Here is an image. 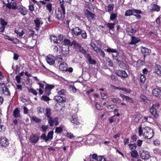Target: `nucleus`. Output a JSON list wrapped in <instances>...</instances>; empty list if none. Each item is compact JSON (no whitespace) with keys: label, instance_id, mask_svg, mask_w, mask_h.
Wrapping results in <instances>:
<instances>
[{"label":"nucleus","instance_id":"1a4fd4ad","mask_svg":"<svg viewBox=\"0 0 161 161\" xmlns=\"http://www.w3.org/2000/svg\"><path fill=\"white\" fill-rule=\"evenodd\" d=\"M39 137L36 134H32L30 137L31 141L33 143H36L38 141Z\"/></svg>","mask_w":161,"mask_h":161},{"label":"nucleus","instance_id":"8fccbe9b","mask_svg":"<svg viewBox=\"0 0 161 161\" xmlns=\"http://www.w3.org/2000/svg\"><path fill=\"white\" fill-rule=\"evenodd\" d=\"M32 119L37 123H39L41 121V119H39L36 116L33 117L32 118Z\"/></svg>","mask_w":161,"mask_h":161},{"label":"nucleus","instance_id":"2eb2a0df","mask_svg":"<svg viewBox=\"0 0 161 161\" xmlns=\"http://www.w3.org/2000/svg\"><path fill=\"white\" fill-rule=\"evenodd\" d=\"M81 30H82L78 27H75L74 28L72 29L71 30V31H72L73 33H74V34L77 36H78L80 34Z\"/></svg>","mask_w":161,"mask_h":161},{"label":"nucleus","instance_id":"b1692460","mask_svg":"<svg viewBox=\"0 0 161 161\" xmlns=\"http://www.w3.org/2000/svg\"><path fill=\"white\" fill-rule=\"evenodd\" d=\"M155 72L158 75H161V67L158 64H156L155 67Z\"/></svg>","mask_w":161,"mask_h":161},{"label":"nucleus","instance_id":"ddd939ff","mask_svg":"<svg viewBox=\"0 0 161 161\" xmlns=\"http://www.w3.org/2000/svg\"><path fill=\"white\" fill-rule=\"evenodd\" d=\"M67 67V64L65 63H60L59 66L60 70L63 71H67L68 70Z\"/></svg>","mask_w":161,"mask_h":161},{"label":"nucleus","instance_id":"3c124183","mask_svg":"<svg viewBox=\"0 0 161 161\" xmlns=\"http://www.w3.org/2000/svg\"><path fill=\"white\" fill-rule=\"evenodd\" d=\"M63 131V129L61 127H58L56 128L55 132L58 134L62 132Z\"/></svg>","mask_w":161,"mask_h":161},{"label":"nucleus","instance_id":"49530a36","mask_svg":"<svg viewBox=\"0 0 161 161\" xmlns=\"http://www.w3.org/2000/svg\"><path fill=\"white\" fill-rule=\"evenodd\" d=\"M47 9L48 10L49 12L52 11V4L51 3L47 4L46 5Z\"/></svg>","mask_w":161,"mask_h":161},{"label":"nucleus","instance_id":"39448f33","mask_svg":"<svg viewBox=\"0 0 161 161\" xmlns=\"http://www.w3.org/2000/svg\"><path fill=\"white\" fill-rule=\"evenodd\" d=\"M115 73L118 76L122 78H125L128 76V75L126 72L123 70H116Z\"/></svg>","mask_w":161,"mask_h":161},{"label":"nucleus","instance_id":"393cba45","mask_svg":"<svg viewBox=\"0 0 161 161\" xmlns=\"http://www.w3.org/2000/svg\"><path fill=\"white\" fill-rule=\"evenodd\" d=\"M13 114L14 116L16 118L20 117V111L18 108H16L14 111Z\"/></svg>","mask_w":161,"mask_h":161},{"label":"nucleus","instance_id":"c03bdc74","mask_svg":"<svg viewBox=\"0 0 161 161\" xmlns=\"http://www.w3.org/2000/svg\"><path fill=\"white\" fill-rule=\"evenodd\" d=\"M106 51L108 53H117V50L116 49L108 48L106 49Z\"/></svg>","mask_w":161,"mask_h":161},{"label":"nucleus","instance_id":"79ce46f5","mask_svg":"<svg viewBox=\"0 0 161 161\" xmlns=\"http://www.w3.org/2000/svg\"><path fill=\"white\" fill-rule=\"evenodd\" d=\"M53 132L52 131H50L48 133L47 137L48 138V140L49 139L51 140L53 139Z\"/></svg>","mask_w":161,"mask_h":161},{"label":"nucleus","instance_id":"4be33fe9","mask_svg":"<svg viewBox=\"0 0 161 161\" xmlns=\"http://www.w3.org/2000/svg\"><path fill=\"white\" fill-rule=\"evenodd\" d=\"M55 99L57 101V102L59 103L61 102H65L66 101V99L64 97L60 96H55Z\"/></svg>","mask_w":161,"mask_h":161},{"label":"nucleus","instance_id":"69168bd1","mask_svg":"<svg viewBox=\"0 0 161 161\" xmlns=\"http://www.w3.org/2000/svg\"><path fill=\"white\" fill-rule=\"evenodd\" d=\"M144 132L143 130H142L141 126H140L138 130L139 135V136H141L142 135L143 132Z\"/></svg>","mask_w":161,"mask_h":161},{"label":"nucleus","instance_id":"bb28decb","mask_svg":"<svg viewBox=\"0 0 161 161\" xmlns=\"http://www.w3.org/2000/svg\"><path fill=\"white\" fill-rule=\"evenodd\" d=\"M115 24L114 23H105V25L108 27L110 30L114 31V28Z\"/></svg>","mask_w":161,"mask_h":161},{"label":"nucleus","instance_id":"20e7f679","mask_svg":"<svg viewBox=\"0 0 161 161\" xmlns=\"http://www.w3.org/2000/svg\"><path fill=\"white\" fill-rule=\"evenodd\" d=\"M140 155L142 159L146 160L148 159L150 156L148 152L144 150L140 152Z\"/></svg>","mask_w":161,"mask_h":161},{"label":"nucleus","instance_id":"412c9836","mask_svg":"<svg viewBox=\"0 0 161 161\" xmlns=\"http://www.w3.org/2000/svg\"><path fill=\"white\" fill-rule=\"evenodd\" d=\"M86 57L89 63L91 64H96V62L94 60L92 59L91 56L88 53L86 54Z\"/></svg>","mask_w":161,"mask_h":161},{"label":"nucleus","instance_id":"603ef678","mask_svg":"<svg viewBox=\"0 0 161 161\" xmlns=\"http://www.w3.org/2000/svg\"><path fill=\"white\" fill-rule=\"evenodd\" d=\"M140 81L142 83H143L145 82L146 78L144 75H141L140 76Z\"/></svg>","mask_w":161,"mask_h":161},{"label":"nucleus","instance_id":"f257e3e1","mask_svg":"<svg viewBox=\"0 0 161 161\" xmlns=\"http://www.w3.org/2000/svg\"><path fill=\"white\" fill-rule=\"evenodd\" d=\"M142 13V11L139 9H128L125 12V16H130L133 15L138 19H141L140 14Z\"/></svg>","mask_w":161,"mask_h":161},{"label":"nucleus","instance_id":"a211bd4d","mask_svg":"<svg viewBox=\"0 0 161 161\" xmlns=\"http://www.w3.org/2000/svg\"><path fill=\"white\" fill-rule=\"evenodd\" d=\"M34 22L36 25V30H38L40 27V25H42L43 23L40 21V19L38 18H37L36 19L34 20Z\"/></svg>","mask_w":161,"mask_h":161},{"label":"nucleus","instance_id":"0eeeda50","mask_svg":"<svg viewBox=\"0 0 161 161\" xmlns=\"http://www.w3.org/2000/svg\"><path fill=\"white\" fill-rule=\"evenodd\" d=\"M69 47L65 44H63L61 48V52L63 55L67 54L69 52Z\"/></svg>","mask_w":161,"mask_h":161},{"label":"nucleus","instance_id":"a18cd8bd","mask_svg":"<svg viewBox=\"0 0 161 161\" xmlns=\"http://www.w3.org/2000/svg\"><path fill=\"white\" fill-rule=\"evenodd\" d=\"M47 95H44V96H42L41 98V99L42 100H43L45 101H48L50 100V98L47 97Z\"/></svg>","mask_w":161,"mask_h":161},{"label":"nucleus","instance_id":"13d9d810","mask_svg":"<svg viewBox=\"0 0 161 161\" xmlns=\"http://www.w3.org/2000/svg\"><path fill=\"white\" fill-rule=\"evenodd\" d=\"M103 159V161H105V159L103 156H98L97 160V161H101Z\"/></svg>","mask_w":161,"mask_h":161},{"label":"nucleus","instance_id":"774afa93","mask_svg":"<svg viewBox=\"0 0 161 161\" xmlns=\"http://www.w3.org/2000/svg\"><path fill=\"white\" fill-rule=\"evenodd\" d=\"M34 9V7L33 4H31L29 6V9L31 11H33Z\"/></svg>","mask_w":161,"mask_h":161},{"label":"nucleus","instance_id":"0e129e2a","mask_svg":"<svg viewBox=\"0 0 161 161\" xmlns=\"http://www.w3.org/2000/svg\"><path fill=\"white\" fill-rule=\"evenodd\" d=\"M99 51V52H98V53H100V55L103 57H105V54L104 51L101 49H100Z\"/></svg>","mask_w":161,"mask_h":161},{"label":"nucleus","instance_id":"e433bc0d","mask_svg":"<svg viewBox=\"0 0 161 161\" xmlns=\"http://www.w3.org/2000/svg\"><path fill=\"white\" fill-rule=\"evenodd\" d=\"M79 51L84 54L85 56H86V54H86V50L84 49L82 47H81L80 49H79Z\"/></svg>","mask_w":161,"mask_h":161},{"label":"nucleus","instance_id":"680f3d73","mask_svg":"<svg viewBox=\"0 0 161 161\" xmlns=\"http://www.w3.org/2000/svg\"><path fill=\"white\" fill-rule=\"evenodd\" d=\"M125 100L126 101L129 102L130 103H133V101L132 98L127 96V97L126 98Z\"/></svg>","mask_w":161,"mask_h":161},{"label":"nucleus","instance_id":"4d7b16f0","mask_svg":"<svg viewBox=\"0 0 161 161\" xmlns=\"http://www.w3.org/2000/svg\"><path fill=\"white\" fill-rule=\"evenodd\" d=\"M15 78L18 83L19 84L20 83L21 78L19 75H16L15 77Z\"/></svg>","mask_w":161,"mask_h":161},{"label":"nucleus","instance_id":"2f4dec72","mask_svg":"<svg viewBox=\"0 0 161 161\" xmlns=\"http://www.w3.org/2000/svg\"><path fill=\"white\" fill-rule=\"evenodd\" d=\"M17 9L22 15H25L27 14L26 11L24 10L22 8L18 7Z\"/></svg>","mask_w":161,"mask_h":161},{"label":"nucleus","instance_id":"dca6fc26","mask_svg":"<svg viewBox=\"0 0 161 161\" xmlns=\"http://www.w3.org/2000/svg\"><path fill=\"white\" fill-rule=\"evenodd\" d=\"M152 93L153 95L158 97H160L161 95V91L158 89H154L153 90Z\"/></svg>","mask_w":161,"mask_h":161},{"label":"nucleus","instance_id":"f8f14e48","mask_svg":"<svg viewBox=\"0 0 161 161\" xmlns=\"http://www.w3.org/2000/svg\"><path fill=\"white\" fill-rule=\"evenodd\" d=\"M126 31L128 33V34L130 36L134 35L136 32V30L135 27L131 28V29L129 28H127L126 29Z\"/></svg>","mask_w":161,"mask_h":161},{"label":"nucleus","instance_id":"7ed1b4c3","mask_svg":"<svg viewBox=\"0 0 161 161\" xmlns=\"http://www.w3.org/2000/svg\"><path fill=\"white\" fill-rule=\"evenodd\" d=\"M159 104L158 103H156L153 104L150 109V113L154 116L155 118H157L158 117V114L157 113V109L159 108Z\"/></svg>","mask_w":161,"mask_h":161},{"label":"nucleus","instance_id":"e2e57ef3","mask_svg":"<svg viewBox=\"0 0 161 161\" xmlns=\"http://www.w3.org/2000/svg\"><path fill=\"white\" fill-rule=\"evenodd\" d=\"M29 92H31L32 93L35 95H36L37 94L36 91L33 88H31L30 90H29Z\"/></svg>","mask_w":161,"mask_h":161},{"label":"nucleus","instance_id":"f704fd0d","mask_svg":"<svg viewBox=\"0 0 161 161\" xmlns=\"http://www.w3.org/2000/svg\"><path fill=\"white\" fill-rule=\"evenodd\" d=\"M64 42L65 44V45L68 46H71L73 45L72 42H71L69 40L67 39H65L64 40Z\"/></svg>","mask_w":161,"mask_h":161},{"label":"nucleus","instance_id":"4468645a","mask_svg":"<svg viewBox=\"0 0 161 161\" xmlns=\"http://www.w3.org/2000/svg\"><path fill=\"white\" fill-rule=\"evenodd\" d=\"M2 90L3 93L5 95L9 96L10 95V92L7 86H4L3 87L1 88Z\"/></svg>","mask_w":161,"mask_h":161},{"label":"nucleus","instance_id":"bf43d9fd","mask_svg":"<svg viewBox=\"0 0 161 161\" xmlns=\"http://www.w3.org/2000/svg\"><path fill=\"white\" fill-rule=\"evenodd\" d=\"M45 94L46 95L49 96L51 94V91L47 88L45 87Z\"/></svg>","mask_w":161,"mask_h":161},{"label":"nucleus","instance_id":"c85d7f7f","mask_svg":"<svg viewBox=\"0 0 161 161\" xmlns=\"http://www.w3.org/2000/svg\"><path fill=\"white\" fill-rule=\"evenodd\" d=\"M60 4V7L63 12L64 15L65 14V7L64 5V0H58Z\"/></svg>","mask_w":161,"mask_h":161},{"label":"nucleus","instance_id":"473e14b6","mask_svg":"<svg viewBox=\"0 0 161 161\" xmlns=\"http://www.w3.org/2000/svg\"><path fill=\"white\" fill-rule=\"evenodd\" d=\"M140 97L141 99V101L142 102H145L147 103V101H149L147 97L144 95L141 94Z\"/></svg>","mask_w":161,"mask_h":161},{"label":"nucleus","instance_id":"c9c22d12","mask_svg":"<svg viewBox=\"0 0 161 161\" xmlns=\"http://www.w3.org/2000/svg\"><path fill=\"white\" fill-rule=\"evenodd\" d=\"M72 44L75 48H78L79 49L81 47L80 44L78 43L75 41L72 42Z\"/></svg>","mask_w":161,"mask_h":161},{"label":"nucleus","instance_id":"58836bf2","mask_svg":"<svg viewBox=\"0 0 161 161\" xmlns=\"http://www.w3.org/2000/svg\"><path fill=\"white\" fill-rule=\"evenodd\" d=\"M80 35H81L83 39H86V38L87 36L86 32L85 31L82 30Z\"/></svg>","mask_w":161,"mask_h":161},{"label":"nucleus","instance_id":"de8ad7c7","mask_svg":"<svg viewBox=\"0 0 161 161\" xmlns=\"http://www.w3.org/2000/svg\"><path fill=\"white\" fill-rule=\"evenodd\" d=\"M41 138L44 140L45 142H47L48 141V138H47L45 133H43L41 135Z\"/></svg>","mask_w":161,"mask_h":161},{"label":"nucleus","instance_id":"f3484780","mask_svg":"<svg viewBox=\"0 0 161 161\" xmlns=\"http://www.w3.org/2000/svg\"><path fill=\"white\" fill-rule=\"evenodd\" d=\"M140 40V39L139 38L132 36L130 42H129V44L130 45L135 44L138 43Z\"/></svg>","mask_w":161,"mask_h":161},{"label":"nucleus","instance_id":"5701e85b","mask_svg":"<svg viewBox=\"0 0 161 161\" xmlns=\"http://www.w3.org/2000/svg\"><path fill=\"white\" fill-rule=\"evenodd\" d=\"M85 14L87 18L91 17L92 19L94 18L95 15L94 14L92 13L89 10L86 9L85 12Z\"/></svg>","mask_w":161,"mask_h":161},{"label":"nucleus","instance_id":"c756f323","mask_svg":"<svg viewBox=\"0 0 161 161\" xmlns=\"http://www.w3.org/2000/svg\"><path fill=\"white\" fill-rule=\"evenodd\" d=\"M131 156L135 158H136L138 157V155L137 151L136 150H132L130 152Z\"/></svg>","mask_w":161,"mask_h":161},{"label":"nucleus","instance_id":"4c0bfd02","mask_svg":"<svg viewBox=\"0 0 161 161\" xmlns=\"http://www.w3.org/2000/svg\"><path fill=\"white\" fill-rule=\"evenodd\" d=\"M15 32L19 36H21L24 34V33L22 30H15Z\"/></svg>","mask_w":161,"mask_h":161},{"label":"nucleus","instance_id":"72a5a7b5","mask_svg":"<svg viewBox=\"0 0 161 161\" xmlns=\"http://www.w3.org/2000/svg\"><path fill=\"white\" fill-rule=\"evenodd\" d=\"M50 39L51 42L54 43H59L58 42V40H57V38L54 36H51Z\"/></svg>","mask_w":161,"mask_h":161},{"label":"nucleus","instance_id":"7c9ffc66","mask_svg":"<svg viewBox=\"0 0 161 161\" xmlns=\"http://www.w3.org/2000/svg\"><path fill=\"white\" fill-rule=\"evenodd\" d=\"M51 114V109L48 107L46 108V113L45 114V116L47 117V118H49Z\"/></svg>","mask_w":161,"mask_h":161},{"label":"nucleus","instance_id":"864d4df0","mask_svg":"<svg viewBox=\"0 0 161 161\" xmlns=\"http://www.w3.org/2000/svg\"><path fill=\"white\" fill-rule=\"evenodd\" d=\"M54 87V86L53 85H49L47 84L46 86L45 87L47 88L48 89H49L51 91L52 89H53Z\"/></svg>","mask_w":161,"mask_h":161},{"label":"nucleus","instance_id":"423d86ee","mask_svg":"<svg viewBox=\"0 0 161 161\" xmlns=\"http://www.w3.org/2000/svg\"><path fill=\"white\" fill-rule=\"evenodd\" d=\"M141 52L144 55V58L145 60V58L147 56L150 54L151 50L144 47H142L141 49Z\"/></svg>","mask_w":161,"mask_h":161},{"label":"nucleus","instance_id":"6e6d98bb","mask_svg":"<svg viewBox=\"0 0 161 161\" xmlns=\"http://www.w3.org/2000/svg\"><path fill=\"white\" fill-rule=\"evenodd\" d=\"M128 145L131 150L135 149L136 147L135 144H130Z\"/></svg>","mask_w":161,"mask_h":161},{"label":"nucleus","instance_id":"09e8293b","mask_svg":"<svg viewBox=\"0 0 161 161\" xmlns=\"http://www.w3.org/2000/svg\"><path fill=\"white\" fill-rule=\"evenodd\" d=\"M110 16V19L111 20H113L115 19L117 17V14L115 13H111Z\"/></svg>","mask_w":161,"mask_h":161},{"label":"nucleus","instance_id":"5fc2aeb1","mask_svg":"<svg viewBox=\"0 0 161 161\" xmlns=\"http://www.w3.org/2000/svg\"><path fill=\"white\" fill-rule=\"evenodd\" d=\"M0 22L1 24L2 25L5 26L7 24V23L6 21H5V20L3 18H0Z\"/></svg>","mask_w":161,"mask_h":161},{"label":"nucleus","instance_id":"9d476101","mask_svg":"<svg viewBox=\"0 0 161 161\" xmlns=\"http://www.w3.org/2000/svg\"><path fill=\"white\" fill-rule=\"evenodd\" d=\"M46 61L50 65H53L55 63V60L54 59V57L51 55H48L46 58Z\"/></svg>","mask_w":161,"mask_h":161},{"label":"nucleus","instance_id":"37998d69","mask_svg":"<svg viewBox=\"0 0 161 161\" xmlns=\"http://www.w3.org/2000/svg\"><path fill=\"white\" fill-rule=\"evenodd\" d=\"M56 17L59 19L62 20V16L61 13L59 11H58L56 13Z\"/></svg>","mask_w":161,"mask_h":161},{"label":"nucleus","instance_id":"ea45409f","mask_svg":"<svg viewBox=\"0 0 161 161\" xmlns=\"http://www.w3.org/2000/svg\"><path fill=\"white\" fill-rule=\"evenodd\" d=\"M37 112L38 114L43 113L44 112V108L40 107H37Z\"/></svg>","mask_w":161,"mask_h":161},{"label":"nucleus","instance_id":"6e6552de","mask_svg":"<svg viewBox=\"0 0 161 161\" xmlns=\"http://www.w3.org/2000/svg\"><path fill=\"white\" fill-rule=\"evenodd\" d=\"M17 3H12L8 2L6 5V7L9 9H17L19 6H17Z\"/></svg>","mask_w":161,"mask_h":161},{"label":"nucleus","instance_id":"aec40b11","mask_svg":"<svg viewBox=\"0 0 161 161\" xmlns=\"http://www.w3.org/2000/svg\"><path fill=\"white\" fill-rule=\"evenodd\" d=\"M114 7V4H109L108 6L106 7L105 9L107 12H108L110 14L113 13V10Z\"/></svg>","mask_w":161,"mask_h":161},{"label":"nucleus","instance_id":"f03ea898","mask_svg":"<svg viewBox=\"0 0 161 161\" xmlns=\"http://www.w3.org/2000/svg\"><path fill=\"white\" fill-rule=\"evenodd\" d=\"M144 133L143 135L146 138L150 139L153 136V129L150 127H147L143 128Z\"/></svg>","mask_w":161,"mask_h":161},{"label":"nucleus","instance_id":"338daca9","mask_svg":"<svg viewBox=\"0 0 161 161\" xmlns=\"http://www.w3.org/2000/svg\"><path fill=\"white\" fill-rule=\"evenodd\" d=\"M48 128V126L45 125H43L42 127V129L43 131L46 132V130Z\"/></svg>","mask_w":161,"mask_h":161},{"label":"nucleus","instance_id":"9b49d317","mask_svg":"<svg viewBox=\"0 0 161 161\" xmlns=\"http://www.w3.org/2000/svg\"><path fill=\"white\" fill-rule=\"evenodd\" d=\"M1 146L4 147H6L9 144L8 140L5 137H2L0 140Z\"/></svg>","mask_w":161,"mask_h":161},{"label":"nucleus","instance_id":"052dcab7","mask_svg":"<svg viewBox=\"0 0 161 161\" xmlns=\"http://www.w3.org/2000/svg\"><path fill=\"white\" fill-rule=\"evenodd\" d=\"M120 90H121L123 91L126 92L130 93L131 92V90L130 89H127L125 88H122L119 89Z\"/></svg>","mask_w":161,"mask_h":161},{"label":"nucleus","instance_id":"6ab92c4d","mask_svg":"<svg viewBox=\"0 0 161 161\" xmlns=\"http://www.w3.org/2000/svg\"><path fill=\"white\" fill-rule=\"evenodd\" d=\"M115 53V54H112L113 59L116 60L118 62H121V58L119 55V53L118 51L117 52V53Z\"/></svg>","mask_w":161,"mask_h":161},{"label":"nucleus","instance_id":"a19ab883","mask_svg":"<svg viewBox=\"0 0 161 161\" xmlns=\"http://www.w3.org/2000/svg\"><path fill=\"white\" fill-rule=\"evenodd\" d=\"M119 66L120 68L124 69H126V65L124 63L121 61V62H119Z\"/></svg>","mask_w":161,"mask_h":161},{"label":"nucleus","instance_id":"a878e982","mask_svg":"<svg viewBox=\"0 0 161 161\" xmlns=\"http://www.w3.org/2000/svg\"><path fill=\"white\" fill-rule=\"evenodd\" d=\"M71 122L76 125H79L80 122L79 121L77 118L75 116H72L71 119Z\"/></svg>","mask_w":161,"mask_h":161},{"label":"nucleus","instance_id":"cd10ccee","mask_svg":"<svg viewBox=\"0 0 161 161\" xmlns=\"http://www.w3.org/2000/svg\"><path fill=\"white\" fill-rule=\"evenodd\" d=\"M47 120L50 126H52L53 125L55 121V118L53 119L51 117H50L47 118Z\"/></svg>","mask_w":161,"mask_h":161}]
</instances>
